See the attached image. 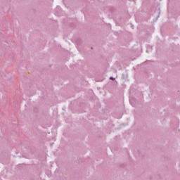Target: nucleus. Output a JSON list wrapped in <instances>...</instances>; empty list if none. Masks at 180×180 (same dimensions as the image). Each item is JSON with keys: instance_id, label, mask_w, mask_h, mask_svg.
<instances>
[{"instance_id": "1", "label": "nucleus", "mask_w": 180, "mask_h": 180, "mask_svg": "<svg viewBox=\"0 0 180 180\" xmlns=\"http://www.w3.org/2000/svg\"><path fill=\"white\" fill-rule=\"evenodd\" d=\"M110 79H112V81H115V78H113V77H110Z\"/></svg>"}]
</instances>
